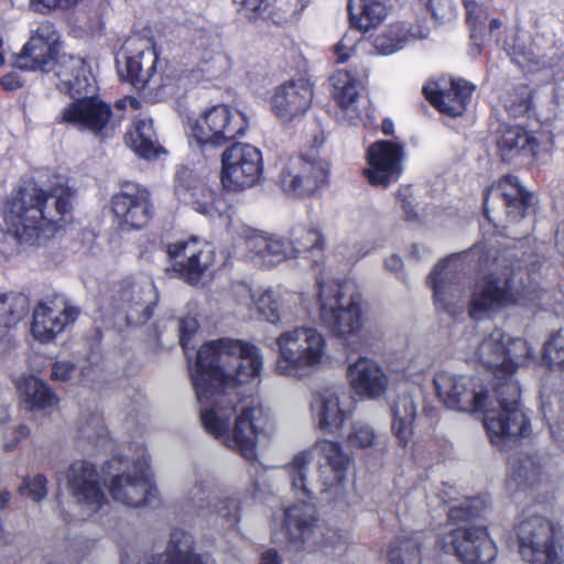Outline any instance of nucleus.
<instances>
[{"label":"nucleus","mask_w":564,"mask_h":564,"mask_svg":"<svg viewBox=\"0 0 564 564\" xmlns=\"http://www.w3.org/2000/svg\"><path fill=\"white\" fill-rule=\"evenodd\" d=\"M259 149L247 143H235L221 154V182L229 191H240L256 185L262 173Z\"/></svg>","instance_id":"obj_11"},{"label":"nucleus","mask_w":564,"mask_h":564,"mask_svg":"<svg viewBox=\"0 0 564 564\" xmlns=\"http://www.w3.org/2000/svg\"><path fill=\"white\" fill-rule=\"evenodd\" d=\"M215 251L212 245H204L202 251L197 252V256L189 260V262L178 261L174 271L178 272L180 275L187 282L194 284L197 283L203 274L214 263Z\"/></svg>","instance_id":"obj_43"},{"label":"nucleus","mask_w":564,"mask_h":564,"mask_svg":"<svg viewBox=\"0 0 564 564\" xmlns=\"http://www.w3.org/2000/svg\"><path fill=\"white\" fill-rule=\"evenodd\" d=\"M79 311L63 296L52 294L37 301V341L48 343L78 317Z\"/></svg>","instance_id":"obj_26"},{"label":"nucleus","mask_w":564,"mask_h":564,"mask_svg":"<svg viewBox=\"0 0 564 564\" xmlns=\"http://www.w3.org/2000/svg\"><path fill=\"white\" fill-rule=\"evenodd\" d=\"M206 513L214 517L215 525L219 522L227 530H236L240 522V506L232 498L216 499Z\"/></svg>","instance_id":"obj_45"},{"label":"nucleus","mask_w":564,"mask_h":564,"mask_svg":"<svg viewBox=\"0 0 564 564\" xmlns=\"http://www.w3.org/2000/svg\"><path fill=\"white\" fill-rule=\"evenodd\" d=\"M346 377L351 390L360 398L377 400L386 394L390 387L389 376L375 360L359 357L348 365Z\"/></svg>","instance_id":"obj_25"},{"label":"nucleus","mask_w":564,"mask_h":564,"mask_svg":"<svg viewBox=\"0 0 564 564\" xmlns=\"http://www.w3.org/2000/svg\"><path fill=\"white\" fill-rule=\"evenodd\" d=\"M327 176V162L315 156H301L283 169L279 182L285 193L304 196L326 183Z\"/></svg>","instance_id":"obj_22"},{"label":"nucleus","mask_w":564,"mask_h":564,"mask_svg":"<svg viewBox=\"0 0 564 564\" xmlns=\"http://www.w3.org/2000/svg\"><path fill=\"white\" fill-rule=\"evenodd\" d=\"M175 195L177 199L206 216L214 215L215 193L203 184L195 173L187 167H180L175 175Z\"/></svg>","instance_id":"obj_29"},{"label":"nucleus","mask_w":564,"mask_h":564,"mask_svg":"<svg viewBox=\"0 0 564 564\" xmlns=\"http://www.w3.org/2000/svg\"><path fill=\"white\" fill-rule=\"evenodd\" d=\"M467 10V22L471 30V36L474 39L482 36V30L488 19L487 13L478 3L479 0H464Z\"/></svg>","instance_id":"obj_53"},{"label":"nucleus","mask_w":564,"mask_h":564,"mask_svg":"<svg viewBox=\"0 0 564 564\" xmlns=\"http://www.w3.org/2000/svg\"><path fill=\"white\" fill-rule=\"evenodd\" d=\"M155 300L154 285L150 281L124 284L119 292L120 307L126 312L129 325L138 326L152 316V303Z\"/></svg>","instance_id":"obj_30"},{"label":"nucleus","mask_w":564,"mask_h":564,"mask_svg":"<svg viewBox=\"0 0 564 564\" xmlns=\"http://www.w3.org/2000/svg\"><path fill=\"white\" fill-rule=\"evenodd\" d=\"M521 272L513 273L512 278L490 274L478 285L470 301L469 315L478 318L480 314L497 311L510 304H520L531 299V291L527 286L520 289L517 281L521 280Z\"/></svg>","instance_id":"obj_10"},{"label":"nucleus","mask_w":564,"mask_h":564,"mask_svg":"<svg viewBox=\"0 0 564 564\" xmlns=\"http://www.w3.org/2000/svg\"><path fill=\"white\" fill-rule=\"evenodd\" d=\"M318 321L340 338L357 335L362 327L361 296L346 283L317 281Z\"/></svg>","instance_id":"obj_5"},{"label":"nucleus","mask_w":564,"mask_h":564,"mask_svg":"<svg viewBox=\"0 0 564 564\" xmlns=\"http://www.w3.org/2000/svg\"><path fill=\"white\" fill-rule=\"evenodd\" d=\"M219 491L220 482L214 473L206 469L197 470L193 485L185 494V501L199 514H205L217 499Z\"/></svg>","instance_id":"obj_34"},{"label":"nucleus","mask_w":564,"mask_h":564,"mask_svg":"<svg viewBox=\"0 0 564 564\" xmlns=\"http://www.w3.org/2000/svg\"><path fill=\"white\" fill-rule=\"evenodd\" d=\"M507 52L517 65L528 70L547 65L542 50L529 37H514L512 44H508Z\"/></svg>","instance_id":"obj_41"},{"label":"nucleus","mask_w":564,"mask_h":564,"mask_svg":"<svg viewBox=\"0 0 564 564\" xmlns=\"http://www.w3.org/2000/svg\"><path fill=\"white\" fill-rule=\"evenodd\" d=\"M403 160L404 151L400 144L391 141H377L367 150L369 166L364 174L371 185L387 187L400 177Z\"/></svg>","instance_id":"obj_23"},{"label":"nucleus","mask_w":564,"mask_h":564,"mask_svg":"<svg viewBox=\"0 0 564 564\" xmlns=\"http://www.w3.org/2000/svg\"><path fill=\"white\" fill-rule=\"evenodd\" d=\"M111 212L122 230L141 229L153 215L151 194L144 186L126 182L111 198Z\"/></svg>","instance_id":"obj_15"},{"label":"nucleus","mask_w":564,"mask_h":564,"mask_svg":"<svg viewBox=\"0 0 564 564\" xmlns=\"http://www.w3.org/2000/svg\"><path fill=\"white\" fill-rule=\"evenodd\" d=\"M112 498L127 507L138 508L151 502L156 496L149 471L148 462L138 459L131 467L113 476L109 484Z\"/></svg>","instance_id":"obj_17"},{"label":"nucleus","mask_w":564,"mask_h":564,"mask_svg":"<svg viewBox=\"0 0 564 564\" xmlns=\"http://www.w3.org/2000/svg\"><path fill=\"white\" fill-rule=\"evenodd\" d=\"M299 302L294 293L268 289L254 299L253 308L260 318L275 325L291 322Z\"/></svg>","instance_id":"obj_31"},{"label":"nucleus","mask_w":564,"mask_h":564,"mask_svg":"<svg viewBox=\"0 0 564 564\" xmlns=\"http://www.w3.org/2000/svg\"><path fill=\"white\" fill-rule=\"evenodd\" d=\"M436 21H451L455 18L453 0H422Z\"/></svg>","instance_id":"obj_57"},{"label":"nucleus","mask_w":564,"mask_h":564,"mask_svg":"<svg viewBox=\"0 0 564 564\" xmlns=\"http://www.w3.org/2000/svg\"><path fill=\"white\" fill-rule=\"evenodd\" d=\"M78 433L80 437L94 442L98 445L99 442L107 435V430L101 417L98 415H93L85 422L80 423Z\"/></svg>","instance_id":"obj_54"},{"label":"nucleus","mask_w":564,"mask_h":564,"mask_svg":"<svg viewBox=\"0 0 564 564\" xmlns=\"http://www.w3.org/2000/svg\"><path fill=\"white\" fill-rule=\"evenodd\" d=\"M34 36L32 35L29 41L23 45L21 51L12 55V66L31 72L35 69V44L33 43Z\"/></svg>","instance_id":"obj_55"},{"label":"nucleus","mask_w":564,"mask_h":564,"mask_svg":"<svg viewBox=\"0 0 564 564\" xmlns=\"http://www.w3.org/2000/svg\"><path fill=\"white\" fill-rule=\"evenodd\" d=\"M37 410L51 409L57 404V398L52 390L42 381L37 380Z\"/></svg>","instance_id":"obj_59"},{"label":"nucleus","mask_w":564,"mask_h":564,"mask_svg":"<svg viewBox=\"0 0 564 564\" xmlns=\"http://www.w3.org/2000/svg\"><path fill=\"white\" fill-rule=\"evenodd\" d=\"M204 245L208 243L197 238L178 240L167 246V254L172 259H181L180 261L189 262V260L197 256V252L202 251Z\"/></svg>","instance_id":"obj_50"},{"label":"nucleus","mask_w":564,"mask_h":564,"mask_svg":"<svg viewBox=\"0 0 564 564\" xmlns=\"http://www.w3.org/2000/svg\"><path fill=\"white\" fill-rule=\"evenodd\" d=\"M334 97L339 107L345 111L348 120L355 122L361 118V110L358 107L359 93L357 83L348 73H339L335 78Z\"/></svg>","instance_id":"obj_40"},{"label":"nucleus","mask_w":564,"mask_h":564,"mask_svg":"<svg viewBox=\"0 0 564 564\" xmlns=\"http://www.w3.org/2000/svg\"><path fill=\"white\" fill-rule=\"evenodd\" d=\"M20 406L26 412H33L35 408V376L33 371L22 373L15 379Z\"/></svg>","instance_id":"obj_49"},{"label":"nucleus","mask_w":564,"mask_h":564,"mask_svg":"<svg viewBox=\"0 0 564 564\" xmlns=\"http://www.w3.org/2000/svg\"><path fill=\"white\" fill-rule=\"evenodd\" d=\"M473 90L464 79L430 82L423 87L426 99L441 112L453 117L463 115Z\"/></svg>","instance_id":"obj_27"},{"label":"nucleus","mask_w":564,"mask_h":564,"mask_svg":"<svg viewBox=\"0 0 564 564\" xmlns=\"http://www.w3.org/2000/svg\"><path fill=\"white\" fill-rule=\"evenodd\" d=\"M124 64L118 61V72L124 82L147 97L161 99L174 93L173 77L156 73L158 55L149 39L133 36L124 44Z\"/></svg>","instance_id":"obj_6"},{"label":"nucleus","mask_w":564,"mask_h":564,"mask_svg":"<svg viewBox=\"0 0 564 564\" xmlns=\"http://www.w3.org/2000/svg\"><path fill=\"white\" fill-rule=\"evenodd\" d=\"M278 359L275 371L281 376L306 378L327 362L328 345L325 335L312 326H295L283 330L275 339Z\"/></svg>","instance_id":"obj_4"},{"label":"nucleus","mask_w":564,"mask_h":564,"mask_svg":"<svg viewBox=\"0 0 564 564\" xmlns=\"http://www.w3.org/2000/svg\"><path fill=\"white\" fill-rule=\"evenodd\" d=\"M380 436L376 430L362 422H355L347 436V444L350 448L365 449L377 446Z\"/></svg>","instance_id":"obj_48"},{"label":"nucleus","mask_w":564,"mask_h":564,"mask_svg":"<svg viewBox=\"0 0 564 564\" xmlns=\"http://www.w3.org/2000/svg\"><path fill=\"white\" fill-rule=\"evenodd\" d=\"M313 96V86L307 79H290L275 88L271 99L272 111L282 122H293L306 113Z\"/></svg>","instance_id":"obj_24"},{"label":"nucleus","mask_w":564,"mask_h":564,"mask_svg":"<svg viewBox=\"0 0 564 564\" xmlns=\"http://www.w3.org/2000/svg\"><path fill=\"white\" fill-rule=\"evenodd\" d=\"M6 231L20 245L32 246L35 237V182L24 181L13 193L4 214Z\"/></svg>","instance_id":"obj_16"},{"label":"nucleus","mask_w":564,"mask_h":564,"mask_svg":"<svg viewBox=\"0 0 564 564\" xmlns=\"http://www.w3.org/2000/svg\"><path fill=\"white\" fill-rule=\"evenodd\" d=\"M401 209L406 220H415L417 213L415 209L414 200L411 198L410 188H404L398 192Z\"/></svg>","instance_id":"obj_61"},{"label":"nucleus","mask_w":564,"mask_h":564,"mask_svg":"<svg viewBox=\"0 0 564 564\" xmlns=\"http://www.w3.org/2000/svg\"><path fill=\"white\" fill-rule=\"evenodd\" d=\"M61 118L63 122L102 139L110 138L117 126L110 106L96 97L74 100L63 109Z\"/></svg>","instance_id":"obj_18"},{"label":"nucleus","mask_w":564,"mask_h":564,"mask_svg":"<svg viewBox=\"0 0 564 564\" xmlns=\"http://www.w3.org/2000/svg\"><path fill=\"white\" fill-rule=\"evenodd\" d=\"M519 552L531 564H564L562 527L541 516H531L517 529Z\"/></svg>","instance_id":"obj_8"},{"label":"nucleus","mask_w":564,"mask_h":564,"mask_svg":"<svg viewBox=\"0 0 564 564\" xmlns=\"http://www.w3.org/2000/svg\"><path fill=\"white\" fill-rule=\"evenodd\" d=\"M480 505L479 498H467L463 503L452 506L448 510V517L452 520H466L478 517L481 513Z\"/></svg>","instance_id":"obj_56"},{"label":"nucleus","mask_w":564,"mask_h":564,"mask_svg":"<svg viewBox=\"0 0 564 564\" xmlns=\"http://www.w3.org/2000/svg\"><path fill=\"white\" fill-rule=\"evenodd\" d=\"M350 464L351 457L340 443L321 440L310 451L296 454L288 465L292 491L301 500L285 510L283 523L285 536L294 547L319 543L316 508L307 501L330 500L341 495Z\"/></svg>","instance_id":"obj_2"},{"label":"nucleus","mask_w":564,"mask_h":564,"mask_svg":"<svg viewBox=\"0 0 564 564\" xmlns=\"http://www.w3.org/2000/svg\"><path fill=\"white\" fill-rule=\"evenodd\" d=\"M198 327V323L195 317L185 316L180 319L178 330H180V343L184 349H187V340L191 335H193Z\"/></svg>","instance_id":"obj_60"},{"label":"nucleus","mask_w":564,"mask_h":564,"mask_svg":"<svg viewBox=\"0 0 564 564\" xmlns=\"http://www.w3.org/2000/svg\"><path fill=\"white\" fill-rule=\"evenodd\" d=\"M416 401L412 393H402L390 405L391 430L400 445L405 446L412 434L416 417Z\"/></svg>","instance_id":"obj_35"},{"label":"nucleus","mask_w":564,"mask_h":564,"mask_svg":"<svg viewBox=\"0 0 564 564\" xmlns=\"http://www.w3.org/2000/svg\"><path fill=\"white\" fill-rule=\"evenodd\" d=\"M531 105L532 90L527 85H521L514 89V95L509 98L506 107L512 116L520 117L531 109Z\"/></svg>","instance_id":"obj_52"},{"label":"nucleus","mask_w":564,"mask_h":564,"mask_svg":"<svg viewBox=\"0 0 564 564\" xmlns=\"http://www.w3.org/2000/svg\"><path fill=\"white\" fill-rule=\"evenodd\" d=\"M30 312V299L23 293H0V326L12 327Z\"/></svg>","instance_id":"obj_42"},{"label":"nucleus","mask_w":564,"mask_h":564,"mask_svg":"<svg viewBox=\"0 0 564 564\" xmlns=\"http://www.w3.org/2000/svg\"><path fill=\"white\" fill-rule=\"evenodd\" d=\"M311 411L321 431L334 433L351 416L352 400L343 386L327 387L314 397Z\"/></svg>","instance_id":"obj_21"},{"label":"nucleus","mask_w":564,"mask_h":564,"mask_svg":"<svg viewBox=\"0 0 564 564\" xmlns=\"http://www.w3.org/2000/svg\"><path fill=\"white\" fill-rule=\"evenodd\" d=\"M74 365L67 361L55 362L52 367L51 378L55 381L65 382L70 379Z\"/></svg>","instance_id":"obj_63"},{"label":"nucleus","mask_w":564,"mask_h":564,"mask_svg":"<svg viewBox=\"0 0 564 564\" xmlns=\"http://www.w3.org/2000/svg\"><path fill=\"white\" fill-rule=\"evenodd\" d=\"M542 412L556 442H564V402L555 397L542 403Z\"/></svg>","instance_id":"obj_46"},{"label":"nucleus","mask_w":564,"mask_h":564,"mask_svg":"<svg viewBox=\"0 0 564 564\" xmlns=\"http://www.w3.org/2000/svg\"><path fill=\"white\" fill-rule=\"evenodd\" d=\"M544 358L551 367L564 370V329L553 334L545 344Z\"/></svg>","instance_id":"obj_51"},{"label":"nucleus","mask_w":564,"mask_h":564,"mask_svg":"<svg viewBox=\"0 0 564 564\" xmlns=\"http://www.w3.org/2000/svg\"><path fill=\"white\" fill-rule=\"evenodd\" d=\"M406 35L400 26H391L373 39V48L378 54L391 55L403 48Z\"/></svg>","instance_id":"obj_47"},{"label":"nucleus","mask_w":564,"mask_h":564,"mask_svg":"<svg viewBox=\"0 0 564 564\" xmlns=\"http://www.w3.org/2000/svg\"><path fill=\"white\" fill-rule=\"evenodd\" d=\"M438 543L464 564H489L497 555V547L482 527L452 529L441 534Z\"/></svg>","instance_id":"obj_12"},{"label":"nucleus","mask_w":564,"mask_h":564,"mask_svg":"<svg viewBox=\"0 0 564 564\" xmlns=\"http://www.w3.org/2000/svg\"><path fill=\"white\" fill-rule=\"evenodd\" d=\"M325 245V238L316 226L297 225L291 231L289 246L293 258L300 253H308L317 264L323 260Z\"/></svg>","instance_id":"obj_36"},{"label":"nucleus","mask_w":564,"mask_h":564,"mask_svg":"<svg viewBox=\"0 0 564 564\" xmlns=\"http://www.w3.org/2000/svg\"><path fill=\"white\" fill-rule=\"evenodd\" d=\"M37 40L44 41L48 46L55 44L57 41V34L50 22L46 21L40 23V26L37 28Z\"/></svg>","instance_id":"obj_64"},{"label":"nucleus","mask_w":564,"mask_h":564,"mask_svg":"<svg viewBox=\"0 0 564 564\" xmlns=\"http://www.w3.org/2000/svg\"><path fill=\"white\" fill-rule=\"evenodd\" d=\"M247 248L256 262L267 267L293 258L289 242L273 235L253 234L247 239Z\"/></svg>","instance_id":"obj_33"},{"label":"nucleus","mask_w":564,"mask_h":564,"mask_svg":"<svg viewBox=\"0 0 564 564\" xmlns=\"http://www.w3.org/2000/svg\"><path fill=\"white\" fill-rule=\"evenodd\" d=\"M547 477L545 462L536 453L519 452L511 455L508 462L509 482L520 489L534 488Z\"/></svg>","instance_id":"obj_32"},{"label":"nucleus","mask_w":564,"mask_h":564,"mask_svg":"<svg viewBox=\"0 0 564 564\" xmlns=\"http://www.w3.org/2000/svg\"><path fill=\"white\" fill-rule=\"evenodd\" d=\"M262 367L257 346L220 338L203 345L189 368L205 431L247 460L256 459L259 438L269 435V416L260 405H252L242 408L232 427L230 420L240 401L237 387L258 378Z\"/></svg>","instance_id":"obj_1"},{"label":"nucleus","mask_w":564,"mask_h":564,"mask_svg":"<svg viewBox=\"0 0 564 564\" xmlns=\"http://www.w3.org/2000/svg\"><path fill=\"white\" fill-rule=\"evenodd\" d=\"M531 348L522 338H511L501 329L475 338L473 357L476 362L494 371V394L499 409L489 408L485 429L491 444L507 449L519 437L530 434V424L520 408V387L513 375L524 365Z\"/></svg>","instance_id":"obj_3"},{"label":"nucleus","mask_w":564,"mask_h":564,"mask_svg":"<svg viewBox=\"0 0 564 564\" xmlns=\"http://www.w3.org/2000/svg\"><path fill=\"white\" fill-rule=\"evenodd\" d=\"M272 0H235L243 10L250 20L260 18L271 6Z\"/></svg>","instance_id":"obj_58"},{"label":"nucleus","mask_w":564,"mask_h":564,"mask_svg":"<svg viewBox=\"0 0 564 564\" xmlns=\"http://www.w3.org/2000/svg\"><path fill=\"white\" fill-rule=\"evenodd\" d=\"M128 145L140 156L151 159L160 150L151 118H138L127 134Z\"/></svg>","instance_id":"obj_38"},{"label":"nucleus","mask_w":564,"mask_h":564,"mask_svg":"<svg viewBox=\"0 0 564 564\" xmlns=\"http://www.w3.org/2000/svg\"><path fill=\"white\" fill-rule=\"evenodd\" d=\"M357 40L349 34H345L340 42L335 45L337 62L344 63L348 59L350 52L355 48Z\"/></svg>","instance_id":"obj_62"},{"label":"nucleus","mask_w":564,"mask_h":564,"mask_svg":"<svg viewBox=\"0 0 564 564\" xmlns=\"http://www.w3.org/2000/svg\"><path fill=\"white\" fill-rule=\"evenodd\" d=\"M349 19L359 31H368L379 25L387 17V8L379 0H349Z\"/></svg>","instance_id":"obj_37"},{"label":"nucleus","mask_w":564,"mask_h":564,"mask_svg":"<svg viewBox=\"0 0 564 564\" xmlns=\"http://www.w3.org/2000/svg\"><path fill=\"white\" fill-rule=\"evenodd\" d=\"M462 272L460 257L453 254L438 262L429 278L437 310L451 316L457 315L463 308L465 292L459 284Z\"/></svg>","instance_id":"obj_19"},{"label":"nucleus","mask_w":564,"mask_h":564,"mask_svg":"<svg viewBox=\"0 0 564 564\" xmlns=\"http://www.w3.org/2000/svg\"><path fill=\"white\" fill-rule=\"evenodd\" d=\"M66 479L67 488L82 518L93 517L108 503L94 464L87 460L74 462L67 470Z\"/></svg>","instance_id":"obj_14"},{"label":"nucleus","mask_w":564,"mask_h":564,"mask_svg":"<svg viewBox=\"0 0 564 564\" xmlns=\"http://www.w3.org/2000/svg\"><path fill=\"white\" fill-rule=\"evenodd\" d=\"M73 196L74 192L65 185V180L61 176H55L54 183L42 185L37 189V240L50 239L64 228L70 214Z\"/></svg>","instance_id":"obj_13"},{"label":"nucleus","mask_w":564,"mask_h":564,"mask_svg":"<svg viewBox=\"0 0 564 564\" xmlns=\"http://www.w3.org/2000/svg\"><path fill=\"white\" fill-rule=\"evenodd\" d=\"M433 382L438 399L449 410L484 411L485 419L489 408L499 409L494 389L489 391L479 378L443 370L435 373Z\"/></svg>","instance_id":"obj_7"},{"label":"nucleus","mask_w":564,"mask_h":564,"mask_svg":"<svg viewBox=\"0 0 564 564\" xmlns=\"http://www.w3.org/2000/svg\"><path fill=\"white\" fill-rule=\"evenodd\" d=\"M421 542L417 536L395 541L388 552L389 564H421Z\"/></svg>","instance_id":"obj_44"},{"label":"nucleus","mask_w":564,"mask_h":564,"mask_svg":"<svg viewBox=\"0 0 564 564\" xmlns=\"http://www.w3.org/2000/svg\"><path fill=\"white\" fill-rule=\"evenodd\" d=\"M490 199H502L509 221L517 223L524 216L532 196L524 191L516 176L507 175L485 193L484 212L489 220H491L489 217Z\"/></svg>","instance_id":"obj_28"},{"label":"nucleus","mask_w":564,"mask_h":564,"mask_svg":"<svg viewBox=\"0 0 564 564\" xmlns=\"http://www.w3.org/2000/svg\"><path fill=\"white\" fill-rule=\"evenodd\" d=\"M246 117L227 105H215L203 112L192 128V135L200 145L220 147L245 133Z\"/></svg>","instance_id":"obj_9"},{"label":"nucleus","mask_w":564,"mask_h":564,"mask_svg":"<svg viewBox=\"0 0 564 564\" xmlns=\"http://www.w3.org/2000/svg\"><path fill=\"white\" fill-rule=\"evenodd\" d=\"M37 68L47 74L48 80H52V77H57V88L75 100L95 97L96 80L82 58L69 56L61 62L52 58L48 62L40 63L37 61Z\"/></svg>","instance_id":"obj_20"},{"label":"nucleus","mask_w":564,"mask_h":564,"mask_svg":"<svg viewBox=\"0 0 564 564\" xmlns=\"http://www.w3.org/2000/svg\"><path fill=\"white\" fill-rule=\"evenodd\" d=\"M497 144L503 155L520 154L523 156H533L539 147L536 139L518 126L506 128Z\"/></svg>","instance_id":"obj_39"}]
</instances>
